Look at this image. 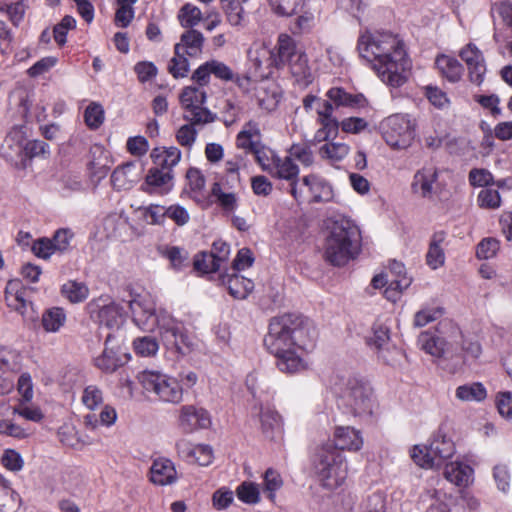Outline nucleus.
I'll return each instance as SVG.
<instances>
[{
    "mask_svg": "<svg viewBox=\"0 0 512 512\" xmlns=\"http://www.w3.org/2000/svg\"><path fill=\"white\" fill-rule=\"evenodd\" d=\"M287 65L290 66V70L292 75L297 79V81L305 80L309 81L311 77L310 68L308 66L307 56L303 53H299L291 62Z\"/></svg>",
    "mask_w": 512,
    "mask_h": 512,
    "instance_id": "43",
    "label": "nucleus"
},
{
    "mask_svg": "<svg viewBox=\"0 0 512 512\" xmlns=\"http://www.w3.org/2000/svg\"><path fill=\"white\" fill-rule=\"evenodd\" d=\"M181 50L187 55L194 57L202 52L204 37L203 34L195 29H189L181 35Z\"/></svg>",
    "mask_w": 512,
    "mask_h": 512,
    "instance_id": "36",
    "label": "nucleus"
},
{
    "mask_svg": "<svg viewBox=\"0 0 512 512\" xmlns=\"http://www.w3.org/2000/svg\"><path fill=\"white\" fill-rule=\"evenodd\" d=\"M496 406L503 417L512 418V393L509 391L498 393Z\"/></svg>",
    "mask_w": 512,
    "mask_h": 512,
    "instance_id": "64",
    "label": "nucleus"
},
{
    "mask_svg": "<svg viewBox=\"0 0 512 512\" xmlns=\"http://www.w3.org/2000/svg\"><path fill=\"white\" fill-rule=\"evenodd\" d=\"M442 315V309H422L415 314L414 317V326L415 327H424L427 324L435 321L438 317Z\"/></svg>",
    "mask_w": 512,
    "mask_h": 512,
    "instance_id": "62",
    "label": "nucleus"
},
{
    "mask_svg": "<svg viewBox=\"0 0 512 512\" xmlns=\"http://www.w3.org/2000/svg\"><path fill=\"white\" fill-rule=\"evenodd\" d=\"M349 151L350 147L345 143L330 142L320 147L319 155L323 159L339 162L348 155Z\"/></svg>",
    "mask_w": 512,
    "mask_h": 512,
    "instance_id": "39",
    "label": "nucleus"
},
{
    "mask_svg": "<svg viewBox=\"0 0 512 512\" xmlns=\"http://www.w3.org/2000/svg\"><path fill=\"white\" fill-rule=\"evenodd\" d=\"M173 171H165L159 167H153L148 170L141 190L148 194L159 192L167 194L172 188Z\"/></svg>",
    "mask_w": 512,
    "mask_h": 512,
    "instance_id": "16",
    "label": "nucleus"
},
{
    "mask_svg": "<svg viewBox=\"0 0 512 512\" xmlns=\"http://www.w3.org/2000/svg\"><path fill=\"white\" fill-rule=\"evenodd\" d=\"M176 447L180 453H186V457L193 458L201 466H207L212 461L213 452L209 445L199 444L191 448L188 442L181 440L176 443Z\"/></svg>",
    "mask_w": 512,
    "mask_h": 512,
    "instance_id": "30",
    "label": "nucleus"
},
{
    "mask_svg": "<svg viewBox=\"0 0 512 512\" xmlns=\"http://www.w3.org/2000/svg\"><path fill=\"white\" fill-rule=\"evenodd\" d=\"M461 59L467 64L471 82L480 85L484 80L486 66L481 51L473 44H468L460 51Z\"/></svg>",
    "mask_w": 512,
    "mask_h": 512,
    "instance_id": "17",
    "label": "nucleus"
},
{
    "mask_svg": "<svg viewBox=\"0 0 512 512\" xmlns=\"http://www.w3.org/2000/svg\"><path fill=\"white\" fill-rule=\"evenodd\" d=\"M175 56L170 60L168 70L174 78L185 77L189 71L188 59L181 54V44L174 47Z\"/></svg>",
    "mask_w": 512,
    "mask_h": 512,
    "instance_id": "41",
    "label": "nucleus"
},
{
    "mask_svg": "<svg viewBox=\"0 0 512 512\" xmlns=\"http://www.w3.org/2000/svg\"><path fill=\"white\" fill-rule=\"evenodd\" d=\"M455 396L462 402H481L487 397V390L481 382L460 385L456 388Z\"/></svg>",
    "mask_w": 512,
    "mask_h": 512,
    "instance_id": "33",
    "label": "nucleus"
},
{
    "mask_svg": "<svg viewBox=\"0 0 512 512\" xmlns=\"http://www.w3.org/2000/svg\"><path fill=\"white\" fill-rule=\"evenodd\" d=\"M261 428L264 436L268 439H274L282 435L283 423L278 412L272 409L260 408Z\"/></svg>",
    "mask_w": 512,
    "mask_h": 512,
    "instance_id": "24",
    "label": "nucleus"
},
{
    "mask_svg": "<svg viewBox=\"0 0 512 512\" xmlns=\"http://www.w3.org/2000/svg\"><path fill=\"white\" fill-rule=\"evenodd\" d=\"M298 54L294 40L287 34H281L275 49L270 53V65L281 68L291 62Z\"/></svg>",
    "mask_w": 512,
    "mask_h": 512,
    "instance_id": "20",
    "label": "nucleus"
},
{
    "mask_svg": "<svg viewBox=\"0 0 512 512\" xmlns=\"http://www.w3.org/2000/svg\"><path fill=\"white\" fill-rule=\"evenodd\" d=\"M90 318L108 328H119L124 322V309L115 302L105 303L99 298L88 303Z\"/></svg>",
    "mask_w": 512,
    "mask_h": 512,
    "instance_id": "10",
    "label": "nucleus"
},
{
    "mask_svg": "<svg viewBox=\"0 0 512 512\" xmlns=\"http://www.w3.org/2000/svg\"><path fill=\"white\" fill-rule=\"evenodd\" d=\"M291 316L284 314L271 319L268 333L264 337L267 350L276 357V365L285 373H296L303 369V361L295 350Z\"/></svg>",
    "mask_w": 512,
    "mask_h": 512,
    "instance_id": "2",
    "label": "nucleus"
},
{
    "mask_svg": "<svg viewBox=\"0 0 512 512\" xmlns=\"http://www.w3.org/2000/svg\"><path fill=\"white\" fill-rule=\"evenodd\" d=\"M361 232L350 219L333 221L325 241L324 258L333 266L341 267L354 260L361 251Z\"/></svg>",
    "mask_w": 512,
    "mask_h": 512,
    "instance_id": "3",
    "label": "nucleus"
},
{
    "mask_svg": "<svg viewBox=\"0 0 512 512\" xmlns=\"http://www.w3.org/2000/svg\"><path fill=\"white\" fill-rule=\"evenodd\" d=\"M269 174L272 177L284 179L291 183L298 178L299 168L291 157H285L284 159L278 157Z\"/></svg>",
    "mask_w": 512,
    "mask_h": 512,
    "instance_id": "35",
    "label": "nucleus"
},
{
    "mask_svg": "<svg viewBox=\"0 0 512 512\" xmlns=\"http://www.w3.org/2000/svg\"><path fill=\"white\" fill-rule=\"evenodd\" d=\"M160 335L162 342L168 349H175L182 355L190 351L192 343L181 323L173 319L167 321L160 327Z\"/></svg>",
    "mask_w": 512,
    "mask_h": 512,
    "instance_id": "11",
    "label": "nucleus"
},
{
    "mask_svg": "<svg viewBox=\"0 0 512 512\" xmlns=\"http://www.w3.org/2000/svg\"><path fill=\"white\" fill-rule=\"evenodd\" d=\"M363 512H386V496L382 492L369 495L362 504Z\"/></svg>",
    "mask_w": 512,
    "mask_h": 512,
    "instance_id": "52",
    "label": "nucleus"
},
{
    "mask_svg": "<svg viewBox=\"0 0 512 512\" xmlns=\"http://www.w3.org/2000/svg\"><path fill=\"white\" fill-rule=\"evenodd\" d=\"M73 238V233L69 229H59L55 232L53 238V246L56 252L63 253L70 247V242Z\"/></svg>",
    "mask_w": 512,
    "mask_h": 512,
    "instance_id": "60",
    "label": "nucleus"
},
{
    "mask_svg": "<svg viewBox=\"0 0 512 512\" xmlns=\"http://www.w3.org/2000/svg\"><path fill=\"white\" fill-rule=\"evenodd\" d=\"M302 185L306 187L309 203L329 202L333 198L332 186L322 177L309 174L302 178Z\"/></svg>",
    "mask_w": 512,
    "mask_h": 512,
    "instance_id": "19",
    "label": "nucleus"
},
{
    "mask_svg": "<svg viewBox=\"0 0 512 512\" xmlns=\"http://www.w3.org/2000/svg\"><path fill=\"white\" fill-rule=\"evenodd\" d=\"M499 247L500 243L497 239L485 238L477 245L476 256L479 259H490L496 255Z\"/></svg>",
    "mask_w": 512,
    "mask_h": 512,
    "instance_id": "54",
    "label": "nucleus"
},
{
    "mask_svg": "<svg viewBox=\"0 0 512 512\" xmlns=\"http://www.w3.org/2000/svg\"><path fill=\"white\" fill-rule=\"evenodd\" d=\"M151 159L156 167L165 171H172L173 167L181 159V151L177 147L154 148L151 152Z\"/></svg>",
    "mask_w": 512,
    "mask_h": 512,
    "instance_id": "26",
    "label": "nucleus"
},
{
    "mask_svg": "<svg viewBox=\"0 0 512 512\" xmlns=\"http://www.w3.org/2000/svg\"><path fill=\"white\" fill-rule=\"evenodd\" d=\"M302 0H270L274 12L280 16H291L296 13Z\"/></svg>",
    "mask_w": 512,
    "mask_h": 512,
    "instance_id": "56",
    "label": "nucleus"
},
{
    "mask_svg": "<svg viewBox=\"0 0 512 512\" xmlns=\"http://www.w3.org/2000/svg\"><path fill=\"white\" fill-rule=\"evenodd\" d=\"M325 96L327 97V99L323 100L322 103H329L332 107V112L341 107L350 109H360L368 105V101L363 94H351L348 93L342 87L330 88L326 92Z\"/></svg>",
    "mask_w": 512,
    "mask_h": 512,
    "instance_id": "15",
    "label": "nucleus"
},
{
    "mask_svg": "<svg viewBox=\"0 0 512 512\" xmlns=\"http://www.w3.org/2000/svg\"><path fill=\"white\" fill-rule=\"evenodd\" d=\"M317 124L320 128L328 134L332 139H335L338 135L340 122L333 116L332 107L329 103H322L321 107L317 108Z\"/></svg>",
    "mask_w": 512,
    "mask_h": 512,
    "instance_id": "31",
    "label": "nucleus"
},
{
    "mask_svg": "<svg viewBox=\"0 0 512 512\" xmlns=\"http://www.w3.org/2000/svg\"><path fill=\"white\" fill-rule=\"evenodd\" d=\"M33 253L42 259H48L56 252L53 246V241L49 238H40L32 245Z\"/></svg>",
    "mask_w": 512,
    "mask_h": 512,
    "instance_id": "63",
    "label": "nucleus"
},
{
    "mask_svg": "<svg viewBox=\"0 0 512 512\" xmlns=\"http://www.w3.org/2000/svg\"><path fill=\"white\" fill-rule=\"evenodd\" d=\"M359 55L373 63V68L387 85L397 88L406 83L411 68L402 41L390 32H366L358 39Z\"/></svg>",
    "mask_w": 512,
    "mask_h": 512,
    "instance_id": "1",
    "label": "nucleus"
},
{
    "mask_svg": "<svg viewBox=\"0 0 512 512\" xmlns=\"http://www.w3.org/2000/svg\"><path fill=\"white\" fill-rule=\"evenodd\" d=\"M332 444L340 452L343 450L358 451L363 445V439L359 430L350 426H339L335 429Z\"/></svg>",
    "mask_w": 512,
    "mask_h": 512,
    "instance_id": "21",
    "label": "nucleus"
},
{
    "mask_svg": "<svg viewBox=\"0 0 512 512\" xmlns=\"http://www.w3.org/2000/svg\"><path fill=\"white\" fill-rule=\"evenodd\" d=\"M133 345L136 353L145 357L155 355L159 348L157 340L151 336L137 338Z\"/></svg>",
    "mask_w": 512,
    "mask_h": 512,
    "instance_id": "49",
    "label": "nucleus"
},
{
    "mask_svg": "<svg viewBox=\"0 0 512 512\" xmlns=\"http://www.w3.org/2000/svg\"><path fill=\"white\" fill-rule=\"evenodd\" d=\"M291 316L292 324L289 325L293 330V340L295 342V350H309L314 347L317 339V331L311 322L300 315L288 314Z\"/></svg>",
    "mask_w": 512,
    "mask_h": 512,
    "instance_id": "14",
    "label": "nucleus"
},
{
    "mask_svg": "<svg viewBox=\"0 0 512 512\" xmlns=\"http://www.w3.org/2000/svg\"><path fill=\"white\" fill-rule=\"evenodd\" d=\"M339 397L354 416H370L372 414V389L357 377L342 378L339 383Z\"/></svg>",
    "mask_w": 512,
    "mask_h": 512,
    "instance_id": "5",
    "label": "nucleus"
},
{
    "mask_svg": "<svg viewBox=\"0 0 512 512\" xmlns=\"http://www.w3.org/2000/svg\"><path fill=\"white\" fill-rule=\"evenodd\" d=\"M435 64L448 81L455 83L461 79L463 66L457 59L440 55L436 58Z\"/></svg>",
    "mask_w": 512,
    "mask_h": 512,
    "instance_id": "32",
    "label": "nucleus"
},
{
    "mask_svg": "<svg viewBox=\"0 0 512 512\" xmlns=\"http://www.w3.org/2000/svg\"><path fill=\"white\" fill-rule=\"evenodd\" d=\"M438 173L433 168H423L417 171L411 184L414 193H420L422 197H431L433 184L436 182Z\"/></svg>",
    "mask_w": 512,
    "mask_h": 512,
    "instance_id": "25",
    "label": "nucleus"
},
{
    "mask_svg": "<svg viewBox=\"0 0 512 512\" xmlns=\"http://www.w3.org/2000/svg\"><path fill=\"white\" fill-rule=\"evenodd\" d=\"M128 303L134 323L143 330H150L156 322L153 304L140 296Z\"/></svg>",
    "mask_w": 512,
    "mask_h": 512,
    "instance_id": "18",
    "label": "nucleus"
},
{
    "mask_svg": "<svg viewBox=\"0 0 512 512\" xmlns=\"http://www.w3.org/2000/svg\"><path fill=\"white\" fill-rule=\"evenodd\" d=\"M473 474V469L461 462H450L445 465V478L457 486H467Z\"/></svg>",
    "mask_w": 512,
    "mask_h": 512,
    "instance_id": "28",
    "label": "nucleus"
},
{
    "mask_svg": "<svg viewBox=\"0 0 512 512\" xmlns=\"http://www.w3.org/2000/svg\"><path fill=\"white\" fill-rule=\"evenodd\" d=\"M220 264L209 252H200L194 258V268L202 273L216 272L220 269Z\"/></svg>",
    "mask_w": 512,
    "mask_h": 512,
    "instance_id": "46",
    "label": "nucleus"
},
{
    "mask_svg": "<svg viewBox=\"0 0 512 512\" xmlns=\"http://www.w3.org/2000/svg\"><path fill=\"white\" fill-rule=\"evenodd\" d=\"M66 322V314L63 308L53 307L42 315V325L46 332H58Z\"/></svg>",
    "mask_w": 512,
    "mask_h": 512,
    "instance_id": "37",
    "label": "nucleus"
},
{
    "mask_svg": "<svg viewBox=\"0 0 512 512\" xmlns=\"http://www.w3.org/2000/svg\"><path fill=\"white\" fill-rule=\"evenodd\" d=\"M478 202L480 207L498 208L501 203L500 194L495 189H483L478 195Z\"/></svg>",
    "mask_w": 512,
    "mask_h": 512,
    "instance_id": "59",
    "label": "nucleus"
},
{
    "mask_svg": "<svg viewBox=\"0 0 512 512\" xmlns=\"http://www.w3.org/2000/svg\"><path fill=\"white\" fill-rule=\"evenodd\" d=\"M83 404L90 410H94L103 402L102 391L95 385L87 386L82 395Z\"/></svg>",
    "mask_w": 512,
    "mask_h": 512,
    "instance_id": "53",
    "label": "nucleus"
},
{
    "mask_svg": "<svg viewBox=\"0 0 512 512\" xmlns=\"http://www.w3.org/2000/svg\"><path fill=\"white\" fill-rule=\"evenodd\" d=\"M315 472L321 477L325 486L339 485L346 477L347 465L342 452L327 442L319 447L313 457Z\"/></svg>",
    "mask_w": 512,
    "mask_h": 512,
    "instance_id": "4",
    "label": "nucleus"
},
{
    "mask_svg": "<svg viewBox=\"0 0 512 512\" xmlns=\"http://www.w3.org/2000/svg\"><path fill=\"white\" fill-rule=\"evenodd\" d=\"M455 446L453 441L440 430L434 434L429 446L421 448L416 445L411 451V458L422 468H439L444 461L453 456Z\"/></svg>",
    "mask_w": 512,
    "mask_h": 512,
    "instance_id": "6",
    "label": "nucleus"
},
{
    "mask_svg": "<svg viewBox=\"0 0 512 512\" xmlns=\"http://www.w3.org/2000/svg\"><path fill=\"white\" fill-rule=\"evenodd\" d=\"M138 380L143 389L153 393L159 400L169 403H179L182 400V387L179 382L158 371H143Z\"/></svg>",
    "mask_w": 512,
    "mask_h": 512,
    "instance_id": "7",
    "label": "nucleus"
},
{
    "mask_svg": "<svg viewBox=\"0 0 512 512\" xmlns=\"http://www.w3.org/2000/svg\"><path fill=\"white\" fill-rule=\"evenodd\" d=\"M445 238L446 234L443 231L435 232L432 235L429 249L426 255L427 264L432 269H437L444 264L445 255L441 244L444 242Z\"/></svg>",
    "mask_w": 512,
    "mask_h": 512,
    "instance_id": "34",
    "label": "nucleus"
},
{
    "mask_svg": "<svg viewBox=\"0 0 512 512\" xmlns=\"http://www.w3.org/2000/svg\"><path fill=\"white\" fill-rule=\"evenodd\" d=\"M372 331L373 334L367 339V344L378 353H383L390 341V330L383 324H374Z\"/></svg>",
    "mask_w": 512,
    "mask_h": 512,
    "instance_id": "40",
    "label": "nucleus"
},
{
    "mask_svg": "<svg viewBox=\"0 0 512 512\" xmlns=\"http://www.w3.org/2000/svg\"><path fill=\"white\" fill-rule=\"evenodd\" d=\"M220 2L229 23L233 26L240 25L243 19V8L238 0H220Z\"/></svg>",
    "mask_w": 512,
    "mask_h": 512,
    "instance_id": "47",
    "label": "nucleus"
},
{
    "mask_svg": "<svg viewBox=\"0 0 512 512\" xmlns=\"http://www.w3.org/2000/svg\"><path fill=\"white\" fill-rule=\"evenodd\" d=\"M114 335L108 334L105 340V349L100 356L95 359V365L105 373H113L119 367L123 366L130 358L120 345H114Z\"/></svg>",
    "mask_w": 512,
    "mask_h": 512,
    "instance_id": "12",
    "label": "nucleus"
},
{
    "mask_svg": "<svg viewBox=\"0 0 512 512\" xmlns=\"http://www.w3.org/2000/svg\"><path fill=\"white\" fill-rule=\"evenodd\" d=\"M187 124L182 125L176 132L177 142L183 147H192L194 144L197 131L194 128L195 126H200L201 124H193L192 121H187Z\"/></svg>",
    "mask_w": 512,
    "mask_h": 512,
    "instance_id": "50",
    "label": "nucleus"
},
{
    "mask_svg": "<svg viewBox=\"0 0 512 512\" xmlns=\"http://www.w3.org/2000/svg\"><path fill=\"white\" fill-rule=\"evenodd\" d=\"M86 125L91 129H98L104 121V109L98 103L89 104L84 112Z\"/></svg>",
    "mask_w": 512,
    "mask_h": 512,
    "instance_id": "45",
    "label": "nucleus"
},
{
    "mask_svg": "<svg viewBox=\"0 0 512 512\" xmlns=\"http://www.w3.org/2000/svg\"><path fill=\"white\" fill-rule=\"evenodd\" d=\"M383 137L394 149H406L415 137V124L409 115L394 114L382 123Z\"/></svg>",
    "mask_w": 512,
    "mask_h": 512,
    "instance_id": "9",
    "label": "nucleus"
},
{
    "mask_svg": "<svg viewBox=\"0 0 512 512\" xmlns=\"http://www.w3.org/2000/svg\"><path fill=\"white\" fill-rule=\"evenodd\" d=\"M206 93L198 87L187 86L180 94V103L184 110L183 118L193 124H209L216 120L217 115L203 105Z\"/></svg>",
    "mask_w": 512,
    "mask_h": 512,
    "instance_id": "8",
    "label": "nucleus"
},
{
    "mask_svg": "<svg viewBox=\"0 0 512 512\" xmlns=\"http://www.w3.org/2000/svg\"><path fill=\"white\" fill-rule=\"evenodd\" d=\"M202 17L200 9L189 3L185 4L179 11L178 18L184 28H191L197 25Z\"/></svg>",
    "mask_w": 512,
    "mask_h": 512,
    "instance_id": "44",
    "label": "nucleus"
},
{
    "mask_svg": "<svg viewBox=\"0 0 512 512\" xmlns=\"http://www.w3.org/2000/svg\"><path fill=\"white\" fill-rule=\"evenodd\" d=\"M255 161L259 164L261 169L270 172L275 164L276 159L279 157L273 150L260 144L259 147L253 152Z\"/></svg>",
    "mask_w": 512,
    "mask_h": 512,
    "instance_id": "42",
    "label": "nucleus"
},
{
    "mask_svg": "<svg viewBox=\"0 0 512 512\" xmlns=\"http://www.w3.org/2000/svg\"><path fill=\"white\" fill-rule=\"evenodd\" d=\"M150 480L157 485L171 484L176 480L175 467L169 459H156L150 468Z\"/></svg>",
    "mask_w": 512,
    "mask_h": 512,
    "instance_id": "23",
    "label": "nucleus"
},
{
    "mask_svg": "<svg viewBox=\"0 0 512 512\" xmlns=\"http://www.w3.org/2000/svg\"><path fill=\"white\" fill-rule=\"evenodd\" d=\"M283 482L282 479L275 470L269 468L264 474V487L265 491L268 492V498L273 501L275 498V492L281 488Z\"/></svg>",
    "mask_w": 512,
    "mask_h": 512,
    "instance_id": "55",
    "label": "nucleus"
},
{
    "mask_svg": "<svg viewBox=\"0 0 512 512\" xmlns=\"http://www.w3.org/2000/svg\"><path fill=\"white\" fill-rule=\"evenodd\" d=\"M238 498L246 504H256L260 500V493L257 485L252 482H243L237 489Z\"/></svg>",
    "mask_w": 512,
    "mask_h": 512,
    "instance_id": "48",
    "label": "nucleus"
},
{
    "mask_svg": "<svg viewBox=\"0 0 512 512\" xmlns=\"http://www.w3.org/2000/svg\"><path fill=\"white\" fill-rule=\"evenodd\" d=\"M134 71L137 74L138 80L141 83H145L157 75V67L152 62L142 61L136 63Z\"/></svg>",
    "mask_w": 512,
    "mask_h": 512,
    "instance_id": "61",
    "label": "nucleus"
},
{
    "mask_svg": "<svg viewBox=\"0 0 512 512\" xmlns=\"http://www.w3.org/2000/svg\"><path fill=\"white\" fill-rule=\"evenodd\" d=\"M211 192L225 211L231 212L236 208L237 199L235 194L223 192L219 183L213 184Z\"/></svg>",
    "mask_w": 512,
    "mask_h": 512,
    "instance_id": "51",
    "label": "nucleus"
},
{
    "mask_svg": "<svg viewBox=\"0 0 512 512\" xmlns=\"http://www.w3.org/2000/svg\"><path fill=\"white\" fill-rule=\"evenodd\" d=\"M61 293L71 303H80L88 297L89 289L82 282L70 280L62 285Z\"/></svg>",
    "mask_w": 512,
    "mask_h": 512,
    "instance_id": "38",
    "label": "nucleus"
},
{
    "mask_svg": "<svg viewBox=\"0 0 512 512\" xmlns=\"http://www.w3.org/2000/svg\"><path fill=\"white\" fill-rule=\"evenodd\" d=\"M5 300L9 307L13 308L20 314L26 313L28 302L25 299V290L21 287V282L11 280L5 288Z\"/></svg>",
    "mask_w": 512,
    "mask_h": 512,
    "instance_id": "27",
    "label": "nucleus"
},
{
    "mask_svg": "<svg viewBox=\"0 0 512 512\" xmlns=\"http://www.w3.org/2000/svg\"><path fill=\"white\" fill-rule=\"evenodd\" d=\"M411 284V279L403 277L401 279H394L390 282L389 286L385 289L384 295L386 299L395 302L399 297V293L407 289Z\"/></svg>",
    "mask_w": 512,
    "mask_h": 512,
    "instance_id": "58",
    "label": "nucleus"
},
{
    "mask_svg": "<svg viewBox=\"0 0 512 512\" xmlns=\"http://www.w3.org/2000/svg\"><path fill=\"white\" fill-rule=\"evenodd\" d=\"M211 424L207 410L194 405H184L180 409L178 426L184 433H192L198 429H206Z\"/></svg>",
    "mask_w": 512,
    "mask_h": 512,
    "instance_id": "13",
    "label": "nucleus"
},
{
    "mask_svg": "<svg viewBox=\"0 0 512 512\" xmlns=\"http://www.w3.org/2000/svg\"><path fill=\"white\" fill-rule=\"evenodd\" d=\"M221 282L228 289L229 294L235 299H245L253 290L254 283L237 273L223 274Z\"/></svg>",
    "mask_w": 512,
    "mask_h": 512,
    "instance_id": "22",
    "label": "nucleus"
},
{
    "mask_svg": "<svg viewBox=\"0 0 512 512\" xmlns=\"http://www.w3.org/2000/svg\"><path fill=\"white\" fill-rule=\"evenodd\" d=\"M425 96L429 102L438 109H442L449 104V99L446 93L436 86H426Z\"/></svg>",
    "mask_w": 512,
    "mask_h": 512,
    "instance_id": "57",
    "label": "nucleus"
},
{
    "mask_svg": "<svg viewBox=\"0 0 512 512\" xmlns=\"http://www.w3.org/2000/svg\"><path fill=\"white\" fill-rule=\"evenodd\" d=\"M136 165L133 162H127L118 166L111 175V183L117 190H126L132 187L136 180Z\"/></svg>",
    "mask_w": 512,
    "mask_h": 512,
    "instance_id": "29",
    "label": "nucleus"
}]
</instances>
